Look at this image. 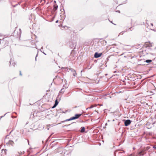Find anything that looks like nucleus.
Instances as JSON below:
<instances>
[{"instance_id": "nucleus-1", "label": "nucleus", "mask_w": 156, "mask_h": 156, "mask_svg": "<svg viewBox=\"0 0 156 156\" xmlns=\"http://www.w3.org/2000/svg\"><path fill=\"white\" fill-rule=\"evenodd\" d=\"M145 149H141L137 152L136 156H142L146 153Z\"/></svg>"}, {"instance_id": "nucleus-2", "label": "nucleus", "mask_w": 156, "mask_h": 156, "mask_svg": "<svg viewBox=\"0 0 156 156\" xmlns=\"http://www.w3.org/2000/svg\"><path fill=\"white\" fill-rule=\"evenodd\" d=\"M8 136V135H7L5 139V141L6 142V144L7 145H12L14 144V142L11 140H8L7 138Z\"/></svg>"}, {"instance_id": "nucleus-3", "label": "nucleus", "mask_w": 156, "mask_h": 156, "mask_svg": "<svg viewBox=\"0 0 156 156\" xmlns=\"http://www.w3.org/2000/svg\"><path fill=\"white\" fill-rule=\"evenodd\" d=\"M131 121L129 119L126 120L124 122L125 126H129L131 123Z\"/></svg>"}, {"instance_id": "nucleus-4", "label": "nucleus", "mask_w": 156, "mask_h": 156, "mask_svg": "<svg viewBox=\"0 0 156 156\" xmlns=\"http://www.w3.org/2000/svg\"><path fill=\"white\" fill-rule=\"evenodd\" d=\"M102 54V53H98V52H95L94 55V57L95 58H98L100 57Z\"/></svg>"}, {"instance_id": "nucleus-5", "label": "nucleus", "mask_w": 156, "mask_h": 156, "mask_svg": "<svg viewBox=\"0 0 156 156\" xmlns=\"http://www.w3.org/2000/svg\"><path fill=\"white\" fill-rule=\"evenodd\" d=\"M73 73V75L75 76L77 75L76 73L75 70L72 68H70L69 69Z\"/></svg>"}, {"instance_id": "nucleus-6", "label": "nucleus", "mask_w": 156, "mask_h": 156, "mask_svg": "<svg viewBox=\"0 0 156 156\" xmlns=\"http://www.w3.org/2000/svg\"><path fill=\"white\" fill-rule=\"evenodd\" d=\"M122 152H122V151H120L119 150L116 151L115 152L114 154L115 156H116V154H121Z\"/></svg>"}, {"instance_id": "nucleus-7", "label": "nucleus", "mask_w": 156, "mask_h": 156, "mask_svg": "<svg viewBox=\"0 0 156 156\" xmlns=\"http://www.w3.org/2000/svg\"><path fill=\"white\" fill-rule=\"evenodd\" d=\"M21 34V30L20 29L19 30V32H18L17 34V37H20Z\"/></svg>"}, {"instance_id": "nucleus-8", "label": "nucleus", "mask_w": 156, "mask_h": 156, "mask_svg": "<svg viewBox=\"0 0 156 156\" xmlns=\"http://www.w3.org/2000/svg\"><path fill=\"white\" fill-rule=\"evenodd\" d=\"M76 119V117L75 116H73V117H72L70 118L69 119H68L66 120L65 121H69L72 120H74V119Z\"/></svg>"}, {"instance_id": "nucleus-9", "label": "nucleus", "mask_w": 156, "mask_h": 156, "mask_svg": "<svg viewBox=\"0 0 156 156\" xmlns=\"http://www.w3.org/2000/svg\"><path fill=\"white\" fill-rule=\"evenodd\" d=\"M58 6L56 5H54V8L53 10L55 11L58 9Z\"/></svg>"}, {"instance_id": "nucleus-10", "label": "nucleus", "mask_w": 156, "mask_h": 156, "mask_svg": "<svg viewBox=\"0 0 156 156\" xmlns=\"http://www.w3.org/2000/svg\"><path fill=\"white\" fill-rule=\"evenodd\" d=\"M81 115V114H76L75 115V117L76 119L78 118Z\"/></svg>"}, {"instance_id": "nucleus-11", "label": "nucleus", "mask_w": 156, "mask_h": 156, "mask_svg": "<svg viewBox=\"0 0 156 156\" xmlns=\"http://www.w3.org/2000/svg\"><path fill=\"white\" fill-rule=\"evenodd\" d=\"M85 130V128L84 127H81V129L80 130V132L81 133H83L84 132Z\"/></svg>"}, {"instance_id": "nucleus-12", "label": "nucleus", "mask_w": 156, "mask_h": 156, "mask_svg": "<svg viewBox=\"0 0 156 156\" xmlns=\"http://www.w3.org/2000/svg\"><path fill=\"white\" fill-rule=\"evenodd\" d=\"M152 62V60H147L145 61V62H146L147 63H150Z\"/></svg>"}, {"instance_id": "nucleus-13", "label": "nucleus", "mask_w": 156, "mask_h": 156, "mask_svg": "<svg viewBox=\"0 0 156 156\" xmlns=\"http://www.w3.org/2000/svg\"><path fill=\"white\" fill-rule=\"evenodd\" d=\"M94 107V106L93 105H91L90 107L87 108V109L89 108V109L92 108H93Z\"/></svg>"}, {"instance_id": "nucleus-14", "label": "nucleus", "mask_w": 156, "mask_h": 156, "mask_svg": "<svg viewBox=\"0 0 156 156\" xmlns=\"http://www.w3.org/2000/svg\"><path fill=\"white\" fill-rule=\"evenodd\" d=\"M24 153V151H20V153L19 152V154H23Z\"/></svg>"}, {"instance_id": "nucleus-15", "label": "nucleus", "mask_w": 156, "mask_h": 156, "mask_svg": "<svg viewBox=\"0 0 156 156\" xmlns=\"http://www.w3.org/2000/svg\"><path fill=\"white\" fill-rule=\"evenodd\" d=\"M58 102L57 101V100L56 99L55 100V104L56 105H58Z\"/></svg>"}, {"instance_id": "nucleus-16", "label": "nucleus", "mask_w": 156, "mask_h": 156, "mask_svg": "<svg viewBox=\"0 0 156 156\" xmlns=\"http://www.w3.org/2000/svg\"><path fill=\"white\" fill-rule=\"evenodd\" d=\"M57 105H56L55 104H54V105L52 107V108H55V107H56V106Z\"/></svg>"}, {"instance_id": "nucleus-17", "label": "nucleus", "mask_w": 156, "mask_h": 156, "mask_svg": "<svg viewBox=\"0 0 156 156\" xmlns=\"http://www.w3.org/2000/svg\"><path fill=\"white\" fill-rule=\"evenodd\" d=\"M12 65L13 66H15V65H16V63L14 62H13L12 63Z\"/></svg>"}, {"instance_id": "nucleus-18", "label": "nucleus", "mask_w": 156, "mask_h": 156, "mask_svg": "<svg viewBox=\"0 0 156 156\" xmlns=\"http://www.w3.org/2000/svg\"><path fill=\"white\" fill-rule=\"evenodd\" d=\"M2 152H3V151H4L5 152V151H7V150H6V149H5V150H3V149H2Z\"/></svg>"}, {"instance_id": "nucleus-19", "label": "nucleus", "mask_w": 156, "mask_h": 156, "mask_svg": "<svg viewBox=\"0 0 156 156\" xmlns=\"http://www.w3.org/2000/svg\"><path fill=\"white\" fill-rule=\"evenodd\" d=\"M20 75L22 76V74H21V71H20Z\"/></svg>"}, {"instance_id": "nucleus-20", "label": "nucleus", "mask_w": 156, "mask_h": 156, "mask_svg": "<svg viewBox=\"0 0 156 156\" xmlns=\"http://www.w3.org/2000/svg\"><path fill=\"white\" fill-rule=\"evenodd\" d=\"M153 148L154 149H156V146H153Z\"/></svg>"}, {"instance_id": "nucleus-21", "label": "nucleus", "mask_w": 156, "mask_h": 156, "mask_svg": "<svg viewBox=\"0 0 156 156\" xmlns=\"http://www.w3.org/2000/svg\"><path fill=\"white\" fill-rule=\"evenodd\" d=\"M116 12H119V13H120V11L119 10H118L116 11Z\"/></svg>"}, {"instance_id": "nucleus-22", "label": "nucleus", "mask_w": 156, "mask_h": 156, "mask_svg": "<svg viewBox=\"0 0 156 156\" xmlns=\"http://www.w3.org/2000/svg\"><path fill=\"white\" fill-rule=\"evenodd\" d=\"M58 22V20H57V21H56L55 23H57Z\"/></svg>"}, {"instance_id": "nucleus-23", "label": "nucleus", "mask_w": 156, "mask_h": 156, "mask_svg": "<svg viewBox=\"0 0 156 156\" xmlns=\"http://www.w3.org/2000/svg\"><path fill=\"white\" fill-rule=\"evenodd\" d=\"M151 25H152V26H153V23H151Z\"/></svg>"}, {"instance_id": "nucleus-24", "label": "nucleus", "mask_w": 156, "mask_h": 156, "mask_svg": "<svg viewBox=\"0 0 156 156\" xmlns=\"http://www.w3.org/2000/svg\"><path fill=\"white\" fill-rule=\"evenodd\" d=\"M16 32V30H15L14 32V33H15Z\"/></svg>"}, {"instance_id": "nucleus-25", "label": "nucleus", "mask_w": 156, "mask_h": 156, "mask_svg": "<svg viewBox=\"0 0 156 156\" xmlns=\"http://www.w3.org/2000/svg\"><path fill=\"white\" fill-rule=\"evenodd\" d=\"M37 56H37L36 57V58H35L36 60V57Z\"/></svg>"}, {"instance_id": "nucleus-26", "label": "nucleus", "mask_w": 156, "mask_h": 156, "mask_svg": "<svg viewBox=\"0 0 156 156\" xmlns=\"http://www.w3.org/2000/svg\"><path fill=\"white\" fill-rule=\"evenodd\" d=\"M9 63L10 64H11V62H10Z\"/></svg>"}, {"instance_id": "nucleus-27", "label": "nucleus", "mask_w": 156, "mask_h": 156, "mask_svg": "<svg viewBox=\"0 0 156 156\" xmlns=\"http://www.w3.org/2000/svg\"><path fill=\"white\" fill-rule=\"evenodd\" d=\"M27 141H28V144H29V141H28V140H27Z\"/></svg>"}, {"instance_id": "nucleus-28", "label": "nucleus", "mask_w": 156, "mask_h": 156, "mask_svg": "<svg viewBox=\"0 0 156 156\" xmlns=\"http://www.w3.org/2000/svg\"><path fill=\"white\" fill-rule=\"evenodd\" d=\"M107 125V123H106V124H105V125Z\"/></svg>"}, {"instance_id": "nucleus-29", "label": "nucleus", "mask_w": 156, "mask_h": 156, "mask_svg": "<svg viewBox=\"0 0 156 156\" xmlns=\"http://www.w3.org/2000/svg\"><path fill=\"white\" fill-rule=\"evenodd\" d=\"M44 2H45V0H44Z\"/></svg>"}, {"instance_id": "nucleus-30", "label": "nucleus", "mask_w": 156, "mask_h": 156, "mask_svg": "<svg viewBox=\"0 0 156 156\" xmlns=\"http://www.w3.org/2000/svg\"><path fill=\"white\" fill-rule=\"evenodd\" d=\"M12 131H11L10 132V133H11V132Z\"/></svg>"}, {"instance_id": "nucleus-31", "label": "nucleus", "mask_w": 156, "mask_h": 156, "mask_svg": "<svg viewBox=\"0 0 156 156\" xmlns=\"http://www.w3.org/2000/svg\"><path fill=\"white\" fill-rule=\"evenodd\" d=\"M62 90V89L61 90V91Z\"/></svg>"}]
</instances>
